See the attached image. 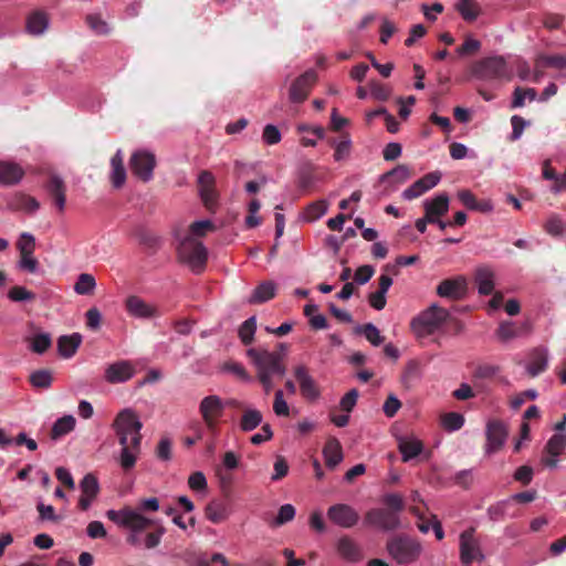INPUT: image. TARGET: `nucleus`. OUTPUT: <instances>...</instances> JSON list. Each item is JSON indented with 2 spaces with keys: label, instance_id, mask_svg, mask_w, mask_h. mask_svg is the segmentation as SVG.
I'll use <instances>...</instances> for the list:
<instances>
[{
  "label": "nucleus",
  "instance_id": "42",
  "mask_svg": "<svg viewBox=\"0 0 566 566\" xmlns=\"http://www.w3.org/2000/svg\"><path fill=\"white\" fill-rule=\"evenodd\" d=\"M30 382L33 387L48 389L53 382V374L49 369H39L30 375Z\"/></svg>",
  "mask_w": 566,
  "mask_h": 566
},
{
  "label": "nucleus",
  "instance_id": "29",
  "mask_svg": "<svg viewBox=\"0 0 566 566\" xmlns=\"http://www.w3.org/2000/svg\"><path fill=\"white\" fill-rule=\"evenodd\" d=\"M474 281L481 295H490L494 290V272L490 266H480L475 271Z\"/></svg>",
  "mask_w": 566,
  "mask_h": 566
},
{
  "label": "nucleus",
  "instance_id": "40",
  "mask_svg": "<svg viewBox=\"0 0 566 566\" xmlns=\"http://www.w3.org/2000/svg\"><path fill=\"white\" fill-rule=\"evenodd\" d=\"M356 334H363L366 339L374 346H379L384 343V336L380 335L379 329L373 323H366L355 327Z\"/></svg>",
  "mask_w": 566,
  "mask_h": 566
},
{
  "label": "nucleus",
  "instance_id": "32",
  "mask_svg": "<svg viewBox=\"0 0 566 566\" xmlns=\"http://www.w3.org/2000/svg\"><path fill=\"white\" fill-rule=\"evenodd\" d=\"M112 175L111 181L115 188H122L126 181V170L124 167V157L120 149L111 159Z\"/></svg>",
  "mask_w": 566,
  "mask_h": 566
},
{
  "label": "nucleus",
  "instance_id": "2",
  "mask_svg": "<svg viewBox=\"0 0 566 566\" xmlns=\"http://www.w3.org/2000/svg\"><path fill=\"white\" fill-rule=\"evenodd\" d=\"M106 516L118 526L132 531L126 541L133 546H138L140 544L138 533L148 528L153 524L151 520L145 517L130 507H124L119 511L108 510L106 512Z\"/></svg>",
  "mask_w": 566,
  "mask_h": 566
},
{
  "label": "nucleus",
  "instance_id": "15",
  "mask_svg": "<svg viewBox=\"0 0 566 566\" xmlns=\"http://www.w3.org/2000/svg\"><path fill=\"white\" fill-rule=\"evenodd\" d=\"M316 78V73L313 70H308L296 77L289 91L290 101L292 103H303L307 98Z\"/></svg>",
  "mask_w": 566,
  "mask_h": 566
},
{
  "label": "nucleus",
  "instance_id": "62",
  "mask_svg": "<svg viewBox=\"0 0 566 566\" xmlns=\"http://www.w3.org/2000/svg\"><path fill=\"white\" fill-rule=\"evenodd\" d=\"M544 228L547 233L554 237H558L564 233V223L562 219L556 214H553L552 217L548 218Z\"/></svg>",
  "mask_w": 566,
  "mask_h": 566
},
{
  "label": "nucleus",
  "instance_id": "30",
  "mask_svg": "<svg viewBox=\"0 0 566 566\" xmlns=\"http://www.w3.org/2000/svg\"><path fill=\"white\" fill-rule=\"evenodd\" d=\"M82 343V336L78 333L63 335L57 339L59 354L64 358H71L75 355Z\"/></svg>",
  "mask_w": 566,
  "mask_h": 566
},
{
  "label": "nucleus",
  "instance_id": "23",
  "mask_svg": "<svg viewBox=\"0 0 566 566\" xmlns=\"http://www.w3.org/2000/svg\"><path fill=\"white\" fill-rule=\"evenodd\" d=\"M45 189L53 205L60 212H63L66 203V186L63 179L57 175H51L45 184Z\"/></svg>",
  "mask_w": 566,
  "mask_h": 566
},
{
  "label": "nucleus",
  "instance_id": "19",
  "mask_svg": "<svg viewBox=\"0 0 566 566\" xmlns=\"http://www.w3.org/2000/svg\"><path fill=\"white\" fill-rule=\"evenodd\" d=\"M531 331L532 326L528 322L517 324L512 321H504L500 323L495 335L501 343H509L513 339L530 335Z\"/></svg>",
  "mask_w": 566,
  "mask_h": 566
},
{
  "label": "nucleus",
  "instance_id": "53",
  "mask_svg": "<svg viewBox=\"0 0 566 566\" xmlns=\"http://www.w3.org/2000/svg\"><path fill=\"white\" fill-rule=\"evenodd\" d=\"M315 177L313 172V166L307 165L300 169L298 177H297V186L302 191H308L313 184H314Z\"/></svg>",
  "mask_w": 566,
  "mask_h": 566
},
{
  "label": "nucleus",
  "instance_id": "43",
  "mask_svg": "<svg viewBox=\"0 0 566 566\" xmlns=\"http://www.w3.org/2000/svg\"><path fill=\"white\" fill-rule=\"evenodd\" d=\"M411 177V170L406 165H398L394 169L389 170L388 172L384 174L380 177L381 181H387L392 179L397 184H403Z\"/></svg>",
  "mask_w": 566,
  "mask_h": 566
},
{
  "label": "nucleus",
  "instance_id": "10",
  "mask_svg": "<svg viewBox=\"0 0 566 566\" xmlns=\"http://www.w3.org/2000/svg\"><path fill=\"white\" fill-rule=\"evenodd\" d=\"M156 164L155 155L147 150H137L132 154L129 159V167L133 174L144 182L153 179Z\"/></svg>",
  "mask_w": 566,
  "mask_h": 566
},
{
  "label": "nucleus",
  "instance_id": "47",
  "mask_svg": "<svg viewBox=\"0 0 566 566\" xmlns=\"http://www.w3.org/2000/svg\"><path fill=\"white\" fill-rule=\"evenodd\" d=\"M82 495L95 499L99 492V485L96 476L87 473L80 483Z\"/></svg>",
  "mask_w": 566,
  "mask_h": 566
},
{
  "label": "nucleus",
  "instance_id": "5",
  "mask_svg": "<svg viewBox=\"0 0 566 566\" xmlns=\"http://www.w3.org/2000/svg\"><path fill=\"white\" fill-rule=\"evenodd\" d=\"M449 315L448 310L433 304L412 318L411 331L419 338L427 337L438 331Z\"/></svg>",
  "mask_w": 566,
  "mask_h": 566
},
{
  "label": "nucleus",
  "instance_id": "55",
  "mask_svg": "<svg viewBox=\"0 0 566 566\" xmlns=\"http://www.w3.org/2000/svg\"><path fill=\"white\" fill-rule=\"evenodd\" d=\"M86 23L88 28L98 35H105L109 32L106 21H104L99 14L92 13L86 15Z\"/></svg>",
  "mask_w": 566,
  "mask_h": 566
},
{
  "label": "nucleus",
  "instance_id": "22",
  "mask_svg": "<svg viewBox=\"0 0 566 566\" xmlns=\"http://www.w3.org/2000/svg\"><path fill=\"white\" fill-rule=\"evenodd\" d=\"M294 376L300 384L302 396L308 400H315L319 396L318 387L304 365L294 368Z\"/></svg>",
  "mask_w": 566,
  "mask_h": 566
},
{
  "label": "nucleus",
  "instance_id": "16",
  "mask_svg": "<svg viewBox=\"0 0 566 566\" xmlns=\"http://www.w3.org/2000/svg\"><path fill=\"white\" fill-rule=\"evenodd\" d=\"M467 292L468 281L462 275L442 280L437 286V294L440 297L450 298L454 301L462 300L465 296Z\"/></svg>",
  "mask_w": 566,
  "mask_h": 566
},
{
  "label": "nucleus",
  "instance_id": "54",
  "mask_svg": "<svg viewBox=\"0 0 566 566\" xmlns=\"http://www.w3.org/2000/svg\"><path fill=\"white\" fill-rule=\"evenodd\" d=\"M8 297L12 302H32L35 300V294L24 286L14 285L9 290Z\"/></svg>",
  "mask_w": 566,
  "mask_h": 566
},
{
  "label": "nucleus",
  "instance_id": "44",
  "mask_svg": "<svg viewBox=\"0 0 566 566\" xmlns=\"http://www.w3.org/2000/svg\"><path fill=\"white\" fill-rule=\"evenodd\" d=\"M135 237L138 242L150 250H157L160 244V239L153 232L145 228H138L135 230Z\"/></svg>",
  "mask_w": 566,
  "mask_h": 566
},
{
  "label": "nucleus",
  "instance_id": "56",
  "mask_svg": "<svg viewBox=\"0 0 566 566\" xmlns=\"http://www.w3.org/2000/svg\"><path fill=\"white\" fill-rule=\"evenodd\" d=\"M216 226L210 220L195 221L190 224L191 237H205L209 231H213Z\"/></svg>",
  "mask_w": 566,
  "mask_h": 566
},
{
  "label": "nucleus",
  "instance_id": "61",
  "mask_svg": "<svg viewBox=\"0 0 566 566\" xmlns=\"http://www.w3.org/2000/svg\"><path fill=\"white\" fill-rule=\"evenodd\" d=\"M273 410L276 416L287 417L290 415V408L287 402L284 400V395L281 389L275 391Z\"/></svg>",
  "mask_w": 566,
  "mask_h": 566
},
{
  "label": "nucleus",
  "instance_id": "24",
  "mask_svg": "<svg viewBox=\"0 0 566 566\" xmlns=\"http://www.w3.org/2000/svg\"><path fill=\"white\" fill-rule=\"evenodd\" d=\"M125 305L127 313L137 318H151L159 316V312L156 306L148 304L136 295L127 297Z\"/></svg>",
  "mask_w": 566,
  "mask_h": 566
},
{
  "label": "nucleus",
  "instance_id": "64",
  "mask_svg": "<svg viewBox=\"0 0 566 566\" xmlns=\"http://www.w3.org/2000/svg\"><path fill=\"white\" fill-rule=\"evenodd\" d=\"M17 207L28 212H34L39 209V201L29 195H19L17 197Z\"/></svg>",
  "mask_w": 566,
  "mask_h": 566
},
{
  "label": "nucleus",
  "instance_id": "48",
  "mask_svg": "<svg viewBox=\"0 0 566 566\" xmlns=\"http://www.w3.org/2000/svg\"><path fill=\"white\" fill-rule=\"evenodd\" d=\"M256 319L254 316L248 318L239 328V337L244 345H250L254 339Z\"/></svg>",
  "mask_w": 566,
  "mask_h": 566
},
{
  "label": "nucleus",
  "instance_id": "34",
  "mask_svg": "<svg viewBox=\"0 0 566 566\" xmlns=\"http://www.w3.org/2000/svg\"><path fill=\"white\" fill-rule=\"evenodd\" d=\"M275 289L276 286L272 281L262 282L254 289L249 302L252 304H261L270 301L275 296Z\"/></svg>",
  "mask_w": 566,
  "mask_h": 566
},
{
  "label": "nucleus",
  "instance_id": "8",
  "mask_svg": "<svg viewBox=\"0 0 566 566\" xmlns=\"http://www.w3.org/2000/svg\"><path fill=\"white\" fill-rule=\"evenodd\" d=\"M459 556L460 562L464 566H469L474 562L481 563L484 559L475 527H469L459 535Z\"/></svg>",
  "mask_w": 566,
  "mask_h": 566
},
{
  "label": "nucleus",
  "instance_id": "18",
  "mask_svg": "<svg viewBox=\"0 0 566 566\" xmlns=\"http://www.w3.org/2000/svg\"><path fill=\"white\" fill-rule=\"evenodd\" d=\"M338 556L350 564L359 563L364 559L361 546L350 536H340L335 544Z\"/></svg>",
  "mask_w": 566,
  "mask_h": 566
},
{
  "label": "nucleus",
  "instance_id": "20",
  "mask_svg": "<svg viewBox=\"0 0 566 566\" xmlns=\"http://www.w3.org/2000/svg\"><path fill=\"white\" fill-rule=\"evenodd\" d=\"M135 375V367L129 360H118L108 365L104 378L109 384H120L129 380Z\"/></svg>",
  "mask_w": 566,
  "mask_h": 566
},
{
  "label": "nucleus",
  "instance_id": "60",
  "mask_svg": "<svg viewBox=\"0 0 566 566\" xmlns=\"http://www.w3.org/2000/svg\"><path fill=\"white\" fill-rule=\"evenodd\" d=\"M481 49V42L473 38L468 36L462 45L457 49V53L460 56L473 55Z\"/></svg>",
  "mask_w": 566,
  "mask_h": 566
},
{
  "label": "nucleus",
  "instance_id": "26",
  "mask_svg": "<svg viewBox=\"0 0 566 566\" xmlns=\"http://www.w3.org/2000/svg\"><path fill=\"white\" fill-rule=\"evenodd\" d=\"M323 454L327 468L335 469L343 460V448L335 437H329L323 448Z\"/></svg>",
  "mask_w": 566,
  "mask_h": 566
},
{
  "label": "nucleus",
  "instance_id": "7",
  "mask_svg": "<svg viewBox=\"0 0 566 566\" xmlns=\"http://www.w3.org/2000/svg\"><path fill=\"white\" fill-rule=\"evenodd\" d=\"M387 551L398 564L402 565L418 560L422 546L417 539L400 535L387 542Z\"/></svg>",
  "mask_w": 566,
  "mask_h": 566
},
{
  "label": "nucleus",
  "instance_id": "25",
  "mask_svg": "<svg viewBox=\"0 0 566 566\" xmlns=\"http://www.w3.org/2000/svg\"><path fill=\"white\" fill-rule=\"evenodd\" d=\"M23 176L24 170L19 164L4 160L0 161V185L14 186L20 182Z\"/></svg>",
  "mask_w": 566,
  "mask_h": 566
},
{
  "label": "nucleus",
  "instance_id": "27",
  "mask_svg": "<svg viewBox=\"0 0 566 566\" xmlns=\"http://www.w3.org/2000/svg\"><path fill=\"white\" fill-rule=\"evenodd\" d=\"M398 450L402 454V461L408 462L419 455L423 450L420 440L413 437H397Z\"/></svg>",
  "mask_w": 566,
  "mask_h": 566
},
{
  "label": "nucleus",
  "instance_id": "39",
  "mask_svg": "<svg viewBox=\"0 0 566 566\" xmlns=\"http://www.w3.org/2000/svg\"><path fill=\"white\" fill-rule=\"evenodd\" d=\"M206 517L214 523H221L228 517L227 506L220 501H211L206 506Z\"/></svg>",
  "mask_w": 566,
  "mask_h": 566
},
{
  "label": "nucleus",
  "instance_id": "35",
  "mask_svg": "<svg viewBox=\"0 0 566 566\" xmlns=\"http://www.w3.org/2000/svg\"><path fill=\"white\" fill-rule=\"evenodd\" d=\"M76 420L73 416L66 415L59 418L52 426L50 437L53 440H57L61 437L70 433L75 428Z\"/></svg>",
  "mask_w": 566,
  "mask_h": 566
},
{
  "label": "nucleus",
  "instance_id": "6",
  "mask_svg": "<svg viewBox=\"0 0 566 566\" xmlns=\"http://www.w3.org/2000/svg\"><path fill=\"white\" fill-rule=\"evenodd\" d=\"M179 260L187 264L196 274L201 273L207 264L208 251L205 245L191 235L185 237L177 247Z\"/></svg>",
  "mask_w": 566,
  "mask_h": 566
},
{
  "label": "nucleus",
  "instance_id": "63",
  "mask_svg": "<svg viewBox=\"0 0 566 566\" xmlns=\"http://www.w3.org/2000/svg\"><path fill=\"white\" fill-rule=\"evenodd\" d=\"M262 138L268 145H276L281 142V133L275 125L268 124L263 128Z\"/></svg>",
  "mask_w": 566,
  "mask_h": 566
},
{
  "label": "nucleus",
  "instance_id": "12",
  "mask_svg": "<svg viewBox=\"0 0 566 566\" xmlns=\"http://www.w3.org/2000/svg\"><path fill=\"white\" fill-rule=\"evenodd\" d=\"M115 433L118 439V443L122 447L118 458L119 465L124 471H130L135 467L138 455L140 454L142 439H138V444L135 446L134 437H130V434L122 432Z\"/></svg>",
  "mask_w": 566,
  "mask_h": 566
},
{
  "label": "nucleus",
  "instance_id": "31",
  "mask_svg": "<svg viewBox=\"0 0 566 566\" xmlns=\"http://www.w3.org/2000/svg\"><path fill=\"white\" fill-rule=\"evenodd\" d=\"M458 198L470 210L480 212H490L493 210V205L490 200L479 201L468 189L460 190L458 192Z\"/></svg>",
  "mask_w": 566,
  "mask_h": 566
},
{
  "label": "nucleus",
  "instance_id": "21",
  "mask_svg": "<svg viewBox=\"0 0 566 566\" xmlns=\"http://www.w3.org/2000/svg\"><path fill=\"white\" fill-rule=\"evenodd\" d=\"M449 196L447 193L437 195L432 199L423 201L424 214L429 223L438 221V218L446 216L449 211Z\"/></svg>",
  "mask_w": 566,
  "mask_h": 566
},
{
  "label": "nucleus",
  "instance_id": "36",
  "mask_svg": "<svg viewBox=\"0 0 566 566\" xmlns=\"http://www.w3.org/2000/svg\"><path fill=\"white\" fill-rule=\"evenodd\" d=\"M263 420L261 411L258 409H243L239 427L244 432H250L258 428Z\"/></svg>",
  "mask_w": 566,
  "mask_h": 566
},
{
  "label": "nucleus",
  "instance_id": "38",
  "mask_svg": "<svg viewBox=\"0 0 566 566\" xmlns=\"http://www.w3.org/2000/svg\"><path fill=\"white\" fill-rule=\"evenodd\" d=\"M421 378V365L417 360H409L401 376V382L406 388H411Z\"/></svg>",
  "mask_w": 566,
  "mask_h": 566
},
{
  "label": "nucleus",
  "instance_id": "58",
  "mask_svg": "<svg viewBox=\"0 0 566 566\" xmlns=\"http://www.w3.org/2000/svg\"><path fill=\"white\" fill-rule=\"evenodd\" d=\"M295 516V507L292 504H284L280 507L279 513L273 522V525L281 526L291 522Z\"/></svg>",
  "mask_w": 566,
  "mask_h": 566
},
{
  "label": "nucleus",
  "instance_id": "37",
  "mask_svg": "<svg viewBox=\"0 0 566 566\" xmlns=\"http://www.w3.org/2000/svg\"><path fill=\"white\" fill-rule=\"evenodd\" d=\"M455 9L467 22L475 21L481 13V8L475 0H461Z\"/></svg>",
  "mask_w": 566,
  "mask_h": 566
},
{
  "label": "nucleus",
  "instance_id": "33",
  "mask_svg": "<svg viewBox=\"0 0 566 566\" xmlns=\"http://www.w3.org/2000/svg\"><path fill=\"white\" fill-rule=\"evenodd\" d=\"M49 25L48 14L43 11L32 12L27 20V30L29 33L39 35L42 34Z\"/></svg>",
  "mask_w": 566,
  "mask_h": 566
},
{
  "label": "nucleus",
  "instance_id": "50",
  "mask_svg": "<svg viewBox=\"0 0 566 566\" xmlns=\"http://www.w3.org/2000/svg\"><path fill=\"white\" fill-rule=\"evenodd\" d=\"M334 150L335 161H342L349 157L352 151V139L348 133L342 134L340 139Z\"/></svg>",
  "mask_w": 566,
  "mask_h": 566
},
{
  "label": "nucleus",
  "instance_id": "1",
  "mask_svg": "<svg viewBox=\"0 0 566 566\" xmlns=\"http://www.w3.org/2000/svg\"><path fill=\"white\" fill-rule=\"evenodd\" d=\"M385 507L368 510L364 516V524L382 532L396 531L400 527V513L405 510L403 497L398 493H387L381 497Z\"/></svg>",
  "mask_w": 566,
  "mask_h": 566
},
{
  "label": "nucleus",
  "instance_id": "3",
  "mask_svg": "<svg viewBox=\"0 0 566 566\" xmlns=\"http://www.w3.org/2000/svg\"><path fill=\"white\" fill-rule=\"evenodd\" d=\"M247 354L256 368V376L282 378L285 375L286 366L282 353L250 348Z\"/></svg>",
  "mask_w": 566,
  "mask_h": 566
},
{
  "label": "nucleus",
  "instance_id": "52",
  "mask_svg": "<svg viewBox=\"0 0 566 566\" xmlns=\"http://www.w3.org/2000/svg\"><path fill=\"white\" fill-rule=\"evenodd\" d=\"M441 423L449 431H457L464 424V417L459 412H448L442 415Z\"/></svg>",
  "mask_w": 566,
  "mask_h": 566
},
{
  "label": "nucleus",
  "instance_id": "49",
  "mask_svg": "<svg viewBox=\"0 0 566 566\" xmlns=\"http://www.w3.org/2000/svg\"><path fill=\"white\" fill-rule=\"evenodd\" d=\"M52 345V338L48 333L34 335L30 340V349L36 354H44Z\"/></svg>",
  "mask_w": 566,
  "mask_h": 566
},
{
  "label": "nucleus",
  "instance_id": "14",
  "mask_svg": "<svg viewBox=\"0 0 566 566\" xmlns=\"http://www.w3.org/2000/svg\"><path fill=\"white\" fill-rule=\"evenodd\" d=\"M198 189L205 207L214 212L218 206V192L216 190V178L209 170H202L198 177Z\"/></svg>",
  "mask_w": 566,
  "mask_h": 566
},
{
  "label": "nucleus",
  "instance_id": "28",
  "mask_svg": "<svg viewBox=\"0 0 566 566\" xmlns=\"http://www.w3.org/2000/svg\"><path fill=\"white\" fill-rule=\"evenodd\" d=\"M548 366V354L545 348H535L530 354V361L526 370L530 376L536 377L544 373Z\"/></svg>",
  "mask_w": 566,
  "mask_h": 566
},
{
  "label": "nucleus",
  "instance_id": "17",
  "mask_svg": "<svg viewBox=\"0 0 566 566\" xmlns=\"http://www.w3.org/2000/svg\"><path fill=\"white\" fill-rule=\"evenodd\" d=\"M485 434V453L492 454L497 452L504 446L507 438V429L502 421L491 420L488 422Z\"/></svg>",
  "mask_w": 566,
  "mask_h": 566
},
{
  "label": "nucleus",
  "instance_id": "9",
  "mask_svg": "<svg viewBox=\"0 0 566 566\" xmlns=\"http://www.w3.org/2000/svg\"><path fill=\"white\" fill-rule=\"evenodd\" d=\"M226 403L222 398L218 395H209L202 398L199 403V413L202 421L211 433H216L218 430V423L220 418L223 416Z\"/></svg>",
  "mask_w": 566,
  "mask_h": 566
},
{
  "label": "nucleus",
  "instance_id": "41",
  "mask_svg": "<svg viewBox=\"0 0 566 566\" xmlns=\"http://www.w3.org/2000/svg\"><path fill=\"white\" fill-rule=\"evenodd\" d=\"M536 67H552L556 70H563L566 67V56L556 54V55H538L535 61Z\"/></svg>",
  "mask_w": 566,
  "mask_h": 566
},
{
  "label": "nucleus",
  "instance_id": "59",
  "mask_svg": "<svg viewBox=\"0 0 566 566\" xmlns=\"http://www.w3.org/2000/svg\"><path fill=\"white\" fill-rule=\"evenodd\" d=\"M359 392L357 389H350L347 394H345L340 401H339V408L344 412H352L357 403Z\"/></svg>",
  "mask_w": 566,
  "mask_h": 566
},
{
  "label": "nucleus",
  "instance_id": "46",
  "mask_svg": "<svg viewBox=\"0 0 566 566\" xmlns=\"http://www.w3.org/2000/svg\"><path fill=\"white\" fill-rule=\"evenodd\" d=\"M566 447V436L564 433L553 434L545 446V451L552 457L562 454Z\"/></svg>",
  "mask_w": 566,
  "mask_h": 566
},
{
  "label": "nucleus",
  "instance_id": "57",
  "mask_svg": "<svg viewBox=\"0 0 566 566\" xmlns=\"http://www.w3.org/2000/svg\"><path fill=\"white\" fill-rule=\"evenodd\" d=\"M36 511L39 512V517L41 521L59 523L62 520V517L55 513V510L52 505H45L44 503L39 502L36 504Z\"/></svg>",
  "mask_w": 566,
  "mask_h": 566
},
{
  "label": "nucleus",
  "instance_id": "11",
  "mask_svg": "<svg viewBox=\"0 0 566 566\" xmlns=\"http://www.w3.org/2000/svg\"><path fill=\"white\" fill-rule=\"evenodd\" d=\"M113 429L115 432H122L125 434H130L134 437V444H138V439H142L143 436L140 430L143 428V423L138 419V416L132 409L122 410L115 418L113 424Z\"/></svg>",
  "mask_w": 566,
  "mask_h": 566
},
{
  "label": "nucleus",
  "instance_id": "4",
  "mask_svg": "<svg viewBox=\"0 0 566 566\" xmlns=\"http://www.w3.org/2000/svg\"><path fill=\"white\" fill-rule=\"evenodd\" d=\"M470 74L481 81H509L511 80L505 59L500 55L488 56L473 62Z\"/></svg>",
  "mask_w": 566,
  "mask_h": 566
},
{
  "label": "nucleus",
  "instance_id": "13",
  "mask_svg": "<svg viewBox=\"0 0 566 566\" xmlns=\"http://www.w3.org/2000/svg\"><path fill=\"white\" fill-rule=\"evenodd\" d=\"M327 517L333 524L343 528H352L359 521L358 512L345 503L331 505L327 510Z\"/></svg>",
  "mask_w": 566,
  "mask_h": 566
},
{
  "label": "nucleus",
  "instance_id": "51",
  "mask_svg": "<svg viewBox=\"0 0 566 566\" xmlns=\"http://www.w3.org/2000/svg\"><path fill=\"white\" fill-rule=\"evenodd\" d=\"M95 285L96 282L93 275L82 273L74 285V290L80 295H87L93 292Z\"/></svg>",
  "mask_w": 566,
  "mask_h": 566
},
{
  "label": "nucleus",
  "instance_id": "45",
  "mask_svg": "<svg viewBox=\"0 0 566 566\" xmlns=\"http://www.w3.org/2000/svg\"><path fill=\"white\" fill-rule=\"evenodd\" d=\"M328 203L326 200H317L310 203L304 212V218L306 221H315L324 216L327 211Z\"/></svg>",
  "mask_w": 566,
  "mask_h": 566
}]
</instances>
